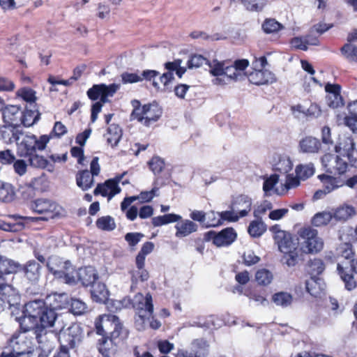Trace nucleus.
<instances>
[{"mask_svg": "<svg viewBox=\"0 0 357 357\" xmlns=\"http://www.w3.org/2000/svg\"><path fill=\"white\" fill-rule=\"evenodd\" d=\"M298 234L302 243V250L307 254H314L320 252L324 247L323 240L318 236V231L310 226L300 229Z\"/></svg>", "mask_w": 357, "mask_h": 357, "instance_id": "6e6552de", "label": "nucleus"}, {"mask_svg": "<svg viewBox=\"0 0 357 357\" xmlns=\"http://www.w3.org/2000/svg\"><path fill=\"white\" fill-rule=\"evenodd\" d=\"M42 266L34 259L27 261L24 265H21L20 271L23 272L24 278L30 282L37 283L41 276Z\"/></svg>", "mask_w": 357, "mask_h": 357, "instance_id": "6ab92c4d", "label": "nucleus"}, {"mask_svg": "<svg viewBox=\"0 0 357 357\" xmlns=\"http://www.w3.org/2000/svg\"><path fill=\"white\" fill-rule=\"evenodd\" d=\"M90 292L92 300L96 303H105L108 299L109 291L105 284L100 282L93 283Z\"/></svg>", "mask_w": 357, "mask_h": 357, "instance_id": "7c9ffc66", "label": "nucleus"}, {"mask_svg": "<svg viewBox=\"0 0 357 357\" xmlns=\"http://www.w3.org/2000/svg\"><path fill=\"white\" fill-rule=\"evenodd\" d=\"M268 61L265 56L257 57L253 56L252 61V71L248 74L249 82L253 84L268 85L276 81V77L271 71L265 70Z\"/></svg>", "mask_w": 357, "mask_h": 357, "instance_id": "39448f33", "label": "nucleus"}, {"mask_svg": "<svg viewBox=\"0 0 357 357\" xmlns=\"http://www.w3.org/2000/svg\"><path fill=\"white\" fill-rule=\"evenodd\" d=\"M122 137L121 127L115 123L110 124L107 128L106 137L107 144L112 147L117 146Z\"/></svg>", "mask_w": 357, "mask_h": 357, "instance_id": "c9c22d12", "label": "nucleus"}, {"mask_svg": "<svg viewBox=\"0 0 357 357\" xmlns=\"http://www.w3.org/2000/svg\"><path fill=\"white\" fill-rule=\"evenodd\" d=\"M40 116L37 105H26L24 110L22 111L21 125L24 127H30L39 120Z\"/></svg>", "mask_w": 357, "mask_h": 357, "instance_id": "bb28decb", "label": "nucleus"}, {"mask_svg": "<svg viewBox=\"0 0 357 357\" xmlns=\"http://www.w3.org/2000/svg\"><path fill=\"white\" fill-rule=\"evenodd\" d=\"M255 280L259 284L266 286L271 282L273 275L266 268L259 269L255 273Z\"/></svg>", "mask_w": 357, "mask_h": 357, "instance_id": "6e6d98bb", "label": "nucleus"}, {"mask_svg": "<svg viewBox=\"0 0 357 357\" xmlns=\"http://www.w3.org/2000/svg\"><path fill=\"white\" fill-rule=\"evenodd\" d=\"M335 151L346 157L350 166H357V149L353 137L349 134L340 135Z\"/></svg>", "mask_w": 357, "mask_h": 357, "instance_id": "1a4fd4ad", "label": "nucleus"}, {"mask_svg": "<svg viewBox=\"0 0 357 357\" xmlns=\"http://www.w3.org/2000/svg\"><path fill=\"white\" fill-rule=\"evenodd\" d=\"M299 146L303 153H314L319 151L321 143L317 138L308 136L300 141Z\"/></svg>", "mask_w": 357, "mask_h": 357, "instance_id": "72a5a7b5", "label": "nucleus"}, {"mask_svg": "<svg viewBox=\"0 0 357 357\" xmlns=\"http://www.w3.org/2000/svg\"><path fill=\"white\" fill-rule=\"evenodd\" d=\"M15 160V155L10 149L0 151V163L10 165Z\"/></svg>", "mask_w": 357, "mask_h": 357, "instance_id": "774afa93", "label": "nucleus"}, {"mask_svg": "<svg viewBox=\"0 0 357 357\" xmlns=\"http://www.w3.org/2000/svg\"><path fill=\"white\" fill-rule=\"evenodd\" d=\"M29 207L33 213L40 215V216L38 218L19 216L20 218L24 220L32 219L36 221H47L50 219L60 217L61 215L62 207L55 201L50 199H36L29 202Z\"/></svg>", "mask_w": 357, "mask_h": 357, "instance_id": "20e7f679", "label": "nucleus"}, {"mask_svg": "<svg viewBox=\"0 0 357 357\" xmlns=\"http://www.w3.org/2000/svg\"><path fill=\"white\" fill-rule=\"evenodd\" d=\"M237 238V233L233 227H227L220 231L210 230L204 234L205 241H212L217 247H227L230 245Z\"/></svg>", "mask_w": 357, "mask_h": 357, "instance_id": "9b49d317", "label": "nucleus"}, {"mask_svg": "<svg viewBox=\"0 0 357 357\" xmlns=\"http://www.w3.org/2000/svg\"><path fill=\"white\" fill-rule=\"evenodd\" d=\"M322 164L328 174L341 178L349 169V162L344 161L340 155L326 153L321 158Z\"/></svg>", "mask_w": 357, "mask_h": 357, "instance_id": "9d476101", "label": "nucleus"}, {"mask_svg": "<svg viewBox=\"0 0 357 357\" xmlns=\"http://www.w3.org/2000/svg\"><path fill=\"white\" fill-rule=\"evenodd\" d=\"M21 135L22 132L19 130L18 126L8 123L0 126V139L6 144L17 142Z\"/></svg>", "mask_w": 357, "mask_h": 357, "instance_id": "393cba45", "label": "nucleus"}, {"mask_svg": "<svg viewBox=\"0 0 357 357\" xmlns=\"http://www.w3.org/2000/svg\"><path fill=\"white\" fill-rule=\"evenodd\" d=\"M306 291L313 297H317L320 294L321 289L317 282V280L314 278H310L305 282Z\"/></svg>", "mask_w": 357, "mask_h": 357, "instance_id": "bf43d9fd", "label": "nucleus"}, {"mask_svg": "<svg viewBox=\"0 0 357 357\" xmlns=\"http://www.w3.org/2000/svg\"><path fill=\"white\" fill-rule=\"evenodd\" d=\"M132 307L142 321L147 316L153 315L154 309L151 294L149 292L145 296L142 293L136 294L133 298Z\"/></svg>", "mask_w": 357, "mask_h": 357, "instance_id": "4468645a", "label": "nucleus"}, {"mask_svg": "<svg viewBox=\"0 0 357 357\" xmlns=\"http://www.w3.org/2000/svg\"><path fill=\"white\" fill-rule=\"evenodd\" d=\"M96 225L102 231H113L116 227L114 219L110 215L102 216L98 218Z\"/></svg>", "mask_w": 357, "mask_h": 357, "instance_id": "de8ad7c7", "label": "nucleus"}, {"mask_svg": "<svg viewBox=\"0 0 357 357\" xmlns=\"http://www.w3.org/2000/svg\"><path fill=\"white\" fill-rule=\"evenodd\" d=\"M21 264L5 256L0 255V282L5 281V276L20 272Z\"/></svg>", "mask_w": 357, "mask_h": 357, "instance_id": "5701e85b", "label": "nucleus"}, {"mask_svg": "<svg viewBox=\"0 0 357 357\" xmlns=\"http://www.w3.org/2000/svg\"><path fill=\"white\" fill-rule=\"evenodd\" d=\"M15 196L13 186L8 183H0V200L4 202H12Z\"/></svg>", "mask_w": 357, "mask_h": 357, "instance_id": "a18cd8bd", "label": "nucleus"}, {"mask_svg": "<svg viewBox=\"0 0 357 357\" xmlns=\"http://www.w3.org/2000/svg\"><path fill=\"white\" fill-rule=\"evenodd\" d=\"M76 183L82 190H87L93 185V176L87 169L80 170L76 174Z\"/></svg>", "mask_w": 357, "mask_h": 357, "instance_id": "f704fd0d", "label": "nucleus"}, {"mask_svg": "<svg viewBox=\"0 0 357 357\" xmlns=\"http://www.w3.org/2000/svg\"><path fill=\"white\" fill-rule=\"evenodd\" d=\"M351 269L343 266L340 263L337 265V273L344 284V287L348 291H352L357 287V282L354 273L357 274V258L351 259L349 261Z\"/></svg>", "mask_w": 357, "mask_h": 357, "instance_id": "dca6fc26", "label": "nucleus"}, {"mask_svg": "<svg viewBox=\"0 0 357 357\" xmlns=\"http://www.w3.org/2000/svg\"><path fill=\"white\" fill-rule=\"evenodd\" d=\"M267 225L261 220L257 219L250 222L248 227V232L253 238L261 236L266 231Z\"/></svg>", "mask_w": 357, "mask_h": 357, "instance_id": "ea45409f", "label": "nucleus"}, {"mask_svg": "<svg viewBox=\"0 0 357 357\" xmlns=\"http://www.w3.org/2000/svg\"><path fill=\"white\" fill-rule=\"evenodd\" d=\"M118 89V86L115 84L106 85L105 84H94L90 88L86 94L91 100L100 99L102 102H108V97H112Z\"/></svg>", "mask_w": 357, "mask_h": 357, "instance_id": "f3484780", "label": "nucleus"}, {"mask_svg": "<svg viewBox=\"0 0 357 357\" xmlns=\"http://www.w3.org/2000/svg\"><path fill=\"white\" fill-rule=\"evenodd\" d=\"M349 114L344 118V124L353 133L357 134V100L349 102L347 105Z\"/></svg>", "mask_w": 357, "mask_h": 357, "instance_id": "2f4dec72", "label": "nucleus"}, {"mask_svg": "<svg viewBox=\"0 0 357 357\" xmlns=\"http://www.w3.org/2000/svg\"><path fill=\"white\" fill-rule=\"evenodd\" d=\"M36 136L26 135L20 143L17 144V153L20 158H26L32 153L36 152Z\"/></svg>", "mask_w": 357, "mask_h": 357, "instance_id": "aec40b11", "label": "nucleus"}, {"mask_svg": "<svg viewBox=\"0 0 357 357\" xmlns=\"http://www.w3.org/2000/svg\"><path fill=\"white\" fill-rule=\"evenodd\" d=\"M342 54L349 61L357 62V46L346 43L340 49Z\"/></svg>", "mask_w": 357, "mask_h": 357, "instance_id": "5fc2aeb1", "label": "nucleus"}, {"mask_svg": "<svg viewBox=\"0 0 357 357\" xmlns=\"http://www.w3.org/2000/svg\"><path fill=\"white\" fill-rule=\"evenodd\" d=\"M243 263L247 266L257 264L260 261V257L255 254L253 250H248L244 252L242 255Z\"/></svg>", "mask_w": 357, "mask_h": 357, "instance_id": "680f3d73", "label": "nucleus"}, {"mask_svg": "<svg viewBox=\"0 0 357 357\" xmlns=\"http://www.w3.org/2000/svg\"><path fill=\"white\" fill-rule=\"evenodd\" d=\"M252 205V199L245 195H238L232 198L230 208L241 218L247 216L251 211Z\"/></svg>", "mask_w": 357, "mask_h": 357, "instance_id": "a211bd4d", "label": "nucleus"}, {"mask_svg": "<svg viewBox=\"0 0 357 357\" xmlns=\"http://www.w3.org/2000/svg\"><path fill=\"white\" fill-rule=\"evenodd\" d=\"M94 331L100 336L116 335L129 336V330L123 325L119 317L112 314H102L94 321Z\"/></svg>", "mask_w": 357, "mask_h": 357, "instance_id": "7ed1b4c3", "label": "nucleus"}, {"mask_svg": "<svg viewBox=\"0 0 357 357\" xmlns=\"http://www.w3.org/2000/svg\"><path fill=\"white\" fill-rule=\"evenodd\" d=\"M261 26L266 33H277L283 28V26L273 18L266 19Z\"/></svg>", "mask_w": 357, "mask_h": 357, "instance_id": "603ef678", "label": "nucleus"}, {"mask_svg": "<svg viewBox=\"0 0 357 357\" xmlns=\"http://www.w3.org/2000/svg\"><path fill=\"white\" fill-rule=\"evenodd\" d=\"M129 336L116 335L101 336L97 342V348L103 357H112L116 354L119 344L123 343Z\"/></svg>", "mask_w": 357, "mask_h": 357, "instance_id": "f8f14e48", "label": "nucleus"}, {"mask_svg": "<svg viewBox=\"0 0 357 357\" xmlns=\"http://www.w3.org/2000/svg\"><path fill=\"white\" fill-rule=\"evenodd\" d=\"M145 266V262L143 261V265L142 267L136 265V267L137 268V276L135 275H132V283L137 282L138 280H139L142 282L147 281L149 278V273L146 269L144 268Z\"/></svg>", "mask_w": 357, "mask_h": 357, "instance_id": "69168bd1", "label": "nucleus"}, {"mask_svg": "<svg viewBox=\"0 0 357 357\" xmlns=\"http://www.w3.org/2000/svg\"><path fill=\"white\" fill-rule=\"evenodd\" d=\"M121 188L116 184V181L112 179H107L103 183H98L93 191L94 195H100L108 199H112L116 195L120 193Z\"/></svg>", "mask_w": 357, "mask_h": 357, "instance_id": "412c9836", "label": "nucleus"}, {"mask_svg": "<svg viewBox=\"0 0 357 357\" xmlns=\"http://www.w3.org/2000/svg\"><path fill=\"white\" fill-rule=\"evenodd\" d=\"M26 158L29 165L33 168L46 169L49 172H52L54 169V165L50 161L44 156L37 154L36 152L32 153V155H30Z\"/></svg>", "mask_w": 357, "mask_h": 357, "instance_id": "c756f323", "label": "nucleus"}, {"mask_svg": "<svg viewBox=\"0 0 357 357\" xmlns=\"http://www.w3.org/2000/svg\"><path fill=\"white\" fill-rule=\"evenodd\" d=\"M154 247L155 245L153 242H145L142 245L139 252H138L135 257V265L142 267L143 265V261L145 262L146 257L153 252V250H154Z\"/></svg>", "mask_w": 357, "mask_h": 357, "instance_id": "79ce46f5", "label": "nucleus"}, {"mask_svg": "<svg viewBox=\"0 0 357 357\" xmlns=\"http://www.w3.org/2000/svg\"><path fill=\"white\" fill-rule=\"evenodd\" d=\"M22 111L16 105L6 107L3 112L5 123L18 126L21 125Z\"/></svg>", "mask_w": 357, "mask_h": 357, "instance_id": "cd10ccee", "label": "nucleus"}, {"mask_svg": "<svg viewBox=\"0 0 357 357\" xmlns=\"http://www.w3.org/2000/svg\"><path fill=\"white\" fill-rule=\"evenodd\" d=\"M268 0H242L241 3L250 11L259 12L267 4Z\"/></svg>", "mask_w": 357, "mask_h": 357, "instance_id": "13d9d810", "label": "nucleus"}, {"mask_svg": "<svg viewBox=\"0 0 357 357\" xmlns=\"http://www.w3.org/2000/svg\"><path fill=\"white\" fill-rule=\"evenodd\" d=\"M307 272L310 275V278H316L321 275L325 270V264L322 259L314 258L307 261L306 265Z\"/></svg>", "mask_w": 357, "mask_h": 357, "instance_id": "e433bc0d", "label": "nucleus"}, {"mask_svg": "<svg viewBox=\"0 0 357 357\" xmlns=\"http://www.w3.org/2000/svg\"><path fill=\"white\" fill-rule=\"evenodd\" d=\"M17 96L20 97L26 102V105H37L36 92L32 89L29 87H23L20 89L17 92Z\"/></svg>", "mask_w": 357, "mask_h": 357, "instance_id": "09e8293b", "label": "nucleus"}, {"mask_svg": "<svg viewBox=\"0 0 357 357\" xmlns=\"http://www.w3.org/2000/svg\"><path fill=\"white\" fill-rule=\"evenodd\" d=\"M67 132V128L62 122L56 121L54 123L52 130L50 133V135L52 137V138H61L62 136L66 135Z\"/></svg>", "mask_w": 357, "mask_h": 357, "instance_id": "0e129e2a", "label": "nucleus"}, {"mask_svg": "<svg viewBox=\"0 0 357 357\" xmlns=\"http://www.w3.org/2000/svg\"><path fill=\"white\" fill-rule=\"evenodd\" d=\"M210 68V73L214 77H217L214 80L213 83L216 84H226L225 81V78L227 79V81L229 80H237L238 77V74L234 72L233 75L228 74L231 69H233L231 67H224V63L218 61L216 59H214L213 62H211Z\"/></svg>", "mask_w": 357, "mask_h": 357, "instance_id": "2eb2a0df", "label": "nucleus"}, {"mask_svg": "<svg viewBox=\"0 0 357 357\" xmlns=\"http://www.w3.org/2000/svg\"><path fill=\"white\" fill-rule=\"evenodd\" d=\"M157 190L158 188H154L149 191H142L139 195L125 197L121 203V211H126L132 202L139 199H141V203L150 202L155 196Z\"/></svg>", "mask_w": 357, "mask_h": 357, "instance_id": "a878e982", "label": "nucleus"}, {"mask_svg": "<svg viewBox=\"0 0 357 357\" xmlns=\"http://www.w3.org/2000/svg\"><path fill=\"white\" fill-rule=\"evenodd\" d=\"M149 169L153 172L155 175L160 174L165 169V160L159 156H153L148 162Z\"/></svg>", "mask_w": 357, "mask_h": 357, "instance_id": "4d7b16f0", "label": "nucleus"}, {"mask_svg": "<svg viewBox=\"0 0 357 357\" xmlns=\"http://www.w3.org/2000/svg\"><path fill=\"white\" fill-rule=\"evenodd\" d=\"M296 174L305 181L312 176L314 173V167L312 164L299 165L295 169Z\"/></svg>", "mask_w": 357, "mask_h": 357, "instance_id": "864d4df0", "label": "nucleus"}, {"mask_svg": "<svg viewBox=\"0 0 357 357\" xmlns=\"http://www.w3.org/2000/svg\"><path fill=\"white\" fill-rule=\"evenodd\" d=\"M325 90L328 94V104L331 107L337 108L344 105V100L341 96V86L338 84H326Z\"/></svg>", "mask_w": 357, "mask_h": 357, "instance_id": "4be33fe9", "label": "nucleus"}, {"mask_svg": "<svg viewBox=\"0 0 357 357\" xmlns=\"http://www.w3.org/2000/svg\"><path fill=\"white\" fill-rule=\"evenodd\" d=\"M272 301L277 305L287 307L292 303L293 296L289 293L280 291L273 295Z\"/></svg>", "mask_w": 357, "mask_h": 357, "instance_id": "37998d69", "label": "nucleus"}, {"mask_svg": "<svg viewBox=\"0 0 357 357\" xmlns=\"http://www.w3.org/2000/svg\"><path fill=\"white\" fill-rule=\"evenodd\" d=\"M355 213L354 208L348 205H342L337 207L332 213L333 218L337 221L344 222L352 217Z\"/></svg>", "mask_w": 357, "mask_h": 357, "instance_id": "58836bf2", "label": "nucleus"}, {"mask_svg": "<svg viewBox=\"0 0 357 357\" xmlns=\"http://www.w3.org/2000/svg\"><path fill=\"white\" fill-rule=\"evenodd\" d=\"M333 219V215L330 212L323 211L314 215L312 219V224L315 227L327 225Z\"/></svg>", "mask_w": 357, "mask_h": 357, "instance_id": "8fccbe9b", "label": "nucleus"}, {"mask_svg": "<svg viewBox=\"0 0 357 357\" xmlns=\"http://www.w3.org/2000/svg\"><path fill=\"white\" fill-rule=\"evenodd\" d=\"M68 263H65V266L63 269L54 270L53 268H50V271L52 275L58 279H63L66 283L71 284L75 282V277L73 275V268L67 266Z\"/></svg>", "mask_w": 357, "mask_h": 357, "instance_id": "4c0bfd02", "label": "nucleus"}, {"mask_svg": "<svg viewBox=\"0 0 357 357\" xmlns=\"http://www.w3.org/2000/svg\"><path fill=\"white\" fill-rule=\"evenodd\" d=\"M310 105L307 107L306 105L298 104L291 107L293 112H297L298 113L303 114L306 117L311 119L317 118L321 114L320 107L314 102H309Z\"/></svg>", "mask_w": 357, "mask_h": 357, "instance_id": "473e14b6", "label": "nucleus"}, {"mask_svg": "<svg viewBox=\"0 0 357 357\" xmlns=\"http://www.w3.org/2000/svg\"><path fill=\"white\" fill-rule=\"evenodd\" d=\"M144 236V234L139 232H129L125 235L124 238L128 245L131 248H134Z\"/></svg>", "mask_w": 357, "mask_h": 357, "instance_id": "338daca9", "label": "nucleus"}, {"mask_svg": "<svg viewBox=\"0 0 357 357\" xmlns=\"http://www.w3.org/2000/svg\"><path fill=\"white\" fill-rule=\"evenodd\" d=\"M58 306L52 307L47 305L43 300H33L28 302L24 305V313L25 317L33 319V321H40V326L29 327L24 325V320L20 324V328L23 333L13 334L7 342L6 349L10 351L18 357H33L35 351L32 337H28L26 332L34 331V334L39 343L43 342L47 334L45 328L52 326L56 321L57 314L55 310Z\"/></svg>", "mask_w": 357, "mask_h": 357, "instance_id": "f257e3e1", "label": "nucleus"}, {"mask_svg": "<svg viewBox=\"0 0 357 357\" xmlns=\"http://www.w3.org/2000/svg\"><path fill=\"white\" fill-rule=\"evenodd\" d=\"M278 248L282 253L281 262L288 267H294L302 260V254L291 237L284 236L278 241Z\"/></svg>", "mask_w": 357, "mask_h": 357, "instance_id": "0eeeda50", "label": "nucleus"}, {"mask_svg": "<svg viewBox=\"0 0 357 357\" xmlns=\"http://www.w3.org/2000/svg\"><path fill=\"white\" fill-rule=\"evenodd\" d=\"M291 162L290 160L286 158H280L278 162L275 164L273 170L280 174H287L291 169Z\"/></svg>", "mask_w": 357, "mask_h": 357, "instance_id": "052dcab7", "label": "nucleus"}, {"mask_svg": "<svg viewBox=\"0 0 357 357\" xmlns=\"http://www.w3.org/2000/svg\"><path fill=\"white\" fill-rule=\"evenodd\" d=\"M83 340L84 332L77 323H72L68 328H61L58 333L59 344L75 351L82 344Z\"/></svg>", "mask_w": 357, "mask_h": 357, "instance_id": "423d86ee", "label": "nucleus"}, {"mask_svg": "<svg viewBox=\"0 0 357 357\" xmlns=\"http://www.w3.org/2000/svg\"><path fill=\"white\" fill-rule=\"evenodd\" d=\"M86 304L79 299H73L70 305V311L75 315H81L86 312Z\"/></svg>", "mask_w": 357, "mask_h": 357, "instance_id": "e2e57ef3", "label": "nucleus"}, {"mask_svg": "<svg viewBox=\"0 0 357 357\" xmlns=\"http://www.w3.org/2000/svg\"><path fill=\"white\" fill-rule=\"evenodd\" d=\"M20 295L11 284L0 282V312L18 305Z\"/></svg>", "mask_w": 357, "mask_h": 357, "instance_id": "ddd939ff", "label": "nucleus"}, {"mask_svg": "<svg viewBox=\"0 0 357 357\" xmlns=\"http://www.w3.org/2000/svg\"><path fill=\"white\" fill-rule=\"evenodd\" d=\"M337 255L345 259L351 261V259L355 258L356 252L354 247L350 243H342L339 245L336 249Z\"/></svg>", "mask_w": 357, "mask_h": 357, "instance_id": "c03bdc74", "label": "nucleus"}, {"mask_svg": "<svg viewBox=\"0 0 357 357\" xmlns=\"http://www.w3.org/2000/svg\"><path fill=\"white\" fill-rule=\"evenodd\" d=\"M175 229V236L182 238L196 232L198 229V225L190 220L183 219L181 216V219L176 221Z\"/></svg>", "mask_w": 357, "mask_h": 357, "instance_id": "b1692460", "label": "nucleus"}, {"mask_svg": "<svg viewBox=\"0 0 357 357\" xmlns=\"http://www.w3.org/2000/svg\"><path fill=\"white\" fill-rule=\"evenodd\" d=\"M78 277L84 286L92 285L96 282V280L98 278L96 273L93 270L88 268L80 269L78 273Z\"/></svg>", "mask_w": 357, "mask_h": 357, "instance_id": "49530a36", "label": "nucleus"}, {"mask_svg": "<svg viewBox=\"0 0 357 357\" xmlns=\"http://www.w3.org/2000/svg\"><path fill=\"white\" fill-rule=\"evenodd\" d=\"M204 64L211 66V61L201 54H193L190 56L187 62L188 68H198Z\"/></svg>", "mask_w": 357, "mask_h": 357, "instance_id": "3c124183", "label": "nucleus"}, {"mask_svg": "<svg viewBox=\"0 0 357 357\" xmlns=\"http://www.w3.org/2000/svg\"><path fill=\"white\" fill-rule=\"evenodd\" d=\"M318 178L322 183L326 192H331L334 190L342 187V179L332 174H319Z\"/></svg>", "mask_w": 357, "mask_h": 357, "instance_id": "c85d7f7f", "label": "nucleus"}, {"mask_svg": "<svg viewBox=\"0 0 357 357\" xmlns=\"http://www.w3.org/2000/svg\"><path fill=\"white\" fill-rule=\"evenodd\" d=\"M181 219V215L175 213H168L163 215L153 217L151 223L153 227H160L169 223L176 222Z\"/></svg>", "mask_w": 357, "mask_h": 357, "instance_id": "a19ab883", "label": "nucleus"}, {"mask_svg": "<svg viewBox=\"0 0 357 357\" xmlns=\"http://www.w3.org/2000/svg\"><path fill=\"white\" fill-rule=\"evenodd\" d=\"M131 105L133 109L130 119L137 121L145 127H150L162 116V108L156 101L142 105L139 100L135 99L131 101Z\"/></svg>", "mask_w": 357, "mask_h": 357, "instance_id": "f03ea898", "label": "nucleus"}]
</instances>
